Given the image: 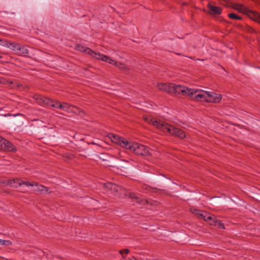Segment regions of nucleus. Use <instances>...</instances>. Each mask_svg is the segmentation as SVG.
Segmentation results:
<instances>
[{"mask_svg":"<svg viewBox=\"0 0 260 260\" xmlns=\"http://www.w3.org/2000/svg\"><path fill=\"white\" fill-rule=\"evenodd\" d=\"M209 10L208 13L211 15H220L222 13V8L218 6H215L211 3L207 5Z\"/></svg>","mask_w":260,"mask_h":260,"instance_id":"12","label":"nucleus"},{"mask_svg":"<svg viewBox=\"0 0 260 260\" xmlns=\"http://www.w3.org/2000/svg\"><path fill=\"white\" fill-rule=\"evenodd\" d=\"M136 202L142 205H146L148 204V201L147 200H145L143 199H141L137 196V199H136Z\"/></svg>","mask_w":260,"mask_h":260,"instance_id":"27","label":"nucleus"},{"mask_svg":"<svg viewBox=\"0 0 260 260\" xmlns=\"http://www.w3.org/2000/svg\"><path fill=\"white\" fill-rule=\"evenodd\" d=\"M34 191H37L40 193H45L48 191V189L44 186L40 185L37 182H34Z\"/></svg>","mask_w":260,"mask_h":260,"instance_id":"17","label":"nucleus"},{"mask_svg":"<svg viewBox=\"0 0 260 260\" xmlns=\"http://www.w3.org/2000/svg\"><path fill=\"white\" fill-rule=\"evenodd\" d=\"M171 85L172 83H160L157 84V87L159 88V89L161 90L166 91L167 92L171 93Z\"/></svg>","mask_w":260,"mask_h":260,"instance_id":"18","label":"nucleus"},{"mask_svg":"<svg viewBox=\"0 0 260 260\" xmlns=\"http://www.w3.org/2000/svg\"><path fill=\"white\" fill-rule=\"evenodd\" d=\"M202 211L194 209H193V210L192 212L193 214H194L196 215H197V217H198L199 216V215L200 214V213L202 212Z\"/></svg>","mask_w":260,"mask_h":260,"instance_id":"34","label":"nucleus"},{"mask_svg":"<svg viewBox=\"0 0 260 260\" xmlns=\"http://www.w3.org/2000/svg\"><path fill=\"white\" fill-rule=\"evenodd\" d=\"M34 126H37V127H44L43 129L44 132L45 133V135L46 136H48V137H54L55 136V129L53 127H49L47 128L44 125V123L43 121H40L38 119L34 118Z\"/></svg>","mask_w":260,"mask_h":260,"instance_id":"4","label":"nucleus"},{"mask_svg":"<svg viewBox=\"0 0 260 260\" xmlns=\"http://www.w3.org/2000/svg\"><path fill=\"white\" fill-rule=\"evenodd\" d=\"M183 5L184 6H186V5H187V4L186 3H183Z\"/></svg>","mask_w":260,"mask_h":260,"instance_id":"37","label":"nucleus"},{"mask_svg":"<svg viewBox=\"0 0 260 260\" xmlns=\"http://www.w3.org/2000/svg\"><path fill=\"white\" fill-rule=\"evenodd\" d=\"M210 213H209L206 211L204 212V215H205V217L203 219L205 221H207V217L209 216V215H210Z\"/></svg>","mask_w":260,"mask_h":260,"instance_id":"35","label":"nucleus"},{"mask_svg":"<svg viewBox=\"0 0 260 260\" xmlns=\"http://www.w3.org/2000/svg\"><path fill=\"white\" fill-rule=\"evenodd\" d=\"M246 14L249 18L260 24V13L251 10H248Z\"/></svg>","mask_w":260,"mask_h":260,"instance_id":"15","label":"nucleus"},{"mask_svg":"<svg viewBox=\"0 0 260 260\" xmlns=\"http://www.w3.org/2000/svg\"><path fill=\"white\" fill-rule=\"evenodd\" d=\"M4 45L16 51L17 53L24 55L28 54L29 52L28 48L26 46H22L20 44L15 42H10L7 40L5 42Z\"/></svg>","mask_w":260,"mask_h":260,"instance_id":"3","label":"nucleus"},{"mask_svg":"<svg viewBox=\"0 0 260 260\" xmlns=\"http://www.w3.org/2000/svg\"><path fill=\"white\" fill-rule=\"evenodd\" d=\"M108 136L113 142L118 144L119 145H120L121 141H122L123 139L113 133H109Z\"/></svg>","mask_w":260,"mask_h":260,"instance_id":"19","label":"nucleus"},{"mask_svg":"<svg viewBox=\"0 0 260 260\" xmlns=\"http://www.w3.org/2000/svg\"><path fill=\"white\" fill-rule=\"evenodd\" d=\"M204 212L205 211H202V212L199 215V216L198 217V218H199L200 219H203V218H204V217H205V215H204Z\"/></svg>","mask_w":260,"mask_h":260,"instance_id":"36","label":"nucleus"},{"mask_svg":"<svg viewBox=\"0 0 260 260\" xmlns=\"http://www.w3.org/2000/svg\"><path fill=\"white\" fill-rule=\"evenodd\" d=\"M136 143L128 142L126 139H123L121 141L120 146L128 150L129 152H132L134 148V144Z\"/></svg>","mask_w":260,"mask_h":260,"instance_id":"16","label":"nucleus"},{"mask_svg":"<svg viewBox=\"0 0 260 260\" xmlns=\"http://www.w3.org/2000/svg\"><path fill=\"white\" fill-rule=\"evenodd\" d=\"M0 140H2V137H0Z\"/></svg>","mask_w":260,"mask_h":260,"instance_id":"40","label":"nucleus"},{"mask_svg":"<svg viewBox=\"0 0 260 260\" xmlns=\"http://www.w3.org/2000/svg\"><path fill=\"white\" fill-rule=\"evenodd\" d=\"M2 58V56L0 55V59Z\"/></svg>","mask_w":260,"mask_h":260,"instance_id":"39","label":"nucleus"},{"mask_svg":"<svg viewBox=\"0 0 260 260\" xmlns=\"http://www.w3.org/2000/svg\"><path fill=\"white\" fill-rule=\"evenodd\" d=\"M7 185L15 188L20 186L22 185H25L27 186H32V183L28 181H23L18 178L9 180L7 182Z\"/></svg>","mask_w":260,"mask_h":260,"instance_id":"7","label":"nucleus"},{"mask_svg":"<svg viewBox=\"0 0 260 260\" xmlns=\"http://www.w3.org/2000/svg\"><path fill=\"white\" fill-rule=\"evenodd\" d=\"M88 50V54L91 55L92 57L99 60H102L103 54L98 53L92 50L91 49H87Z\"/></svg>","mask_w":260,"mask_h":260,"instance_id":"21","label":"nucleus"},{"mask_svg":"<svg viewBox=\"0 0 260 260\" xmlns=\"http://www.w3.org/2000/svg\"><path fill=\"white\" fill-rule=\"evenodd\" d=\"M151 122L154 126L163 132L167 131L169 133V128L170 129V127L173 126L168 123H162L160 121H158L154 119H151Z\"/></svg>","mask_w":260,"mask_h":260,"instance_id":"8","label":"nucleus"},{"mask_svg":"<svg viewBox=\"0 0 260 260\" xmlns=\"http://www.w3.org/2000/svg\"><path fill=\"white\" fill-rule=\"evenodd\" d=\"M114 66L117 67L118 68H119L120 70L126 71L128 70L127 67L126 66L125 64L122 62L116 61L114 60V62L113 64Z\"/></svg>","mask_w":260,"mask_h":260,"instance_id":"22","label":"nucleus"},{"mask_svg":"<svg viewBox=\"0 0 260 260\" xmlns=\"http://www.w3.org/2000/svg\"><path fill=\"white\" fill-rule=\"evenodd\" d=\"M102 60L107 62H109V63L112 64H114V60L112 59L108 56L104 54L103 56H102Z\"/></svg>","mask_w":260,"mask_h":260,"instance_id":"26","label":"nucleus"},{"mask_svg":"<svg viewBox=\"0 0 260 260\" xmlns=\"http://www.w3.org/2000/svg\"><path fill=\"white\" fill-rule=\"evenodd\" d=\"M132 152L138 155L142 156H147L149 153L147 148L144 145L137 143L134 144V148Z\"/></svg>","mask_w":260,"mask_h":260,"instance_id":"6","label":"nucleus"},{"mask_svg":"<svg viewBox=\"0 0 260 260\" xmlns=\"http://www.w3.org/2000/svg\"><path fill=\"white\" fill-rule=\"evenodd\" d=\"M129 252V250L128 249H124L119 251V253L122 255V258H125V256L123 255V253H125L127 254Z\"/></svg>","mask_w":260,"mask_h":260,"instance_id":"32","label":"nucleus"},{"mask_svg":"<svg viewBox=\"0 0 260 260\" xmlns=\"http://www.w3.org/2000/svg\"><path fill=\"white\" fill-rule=\"evenodd\" d=\"M209 98L207 99V103H218L222 99L221 94H217L214 92H208Z\"/></svg>","mask_w":260,"mask_h":260,"instance_id":"14","label":"nucleus"},{"mask_svg":"<svg viewBox=\"0 0 260 260\" xmlns=\"http://www.w3.org/2000/svg\"><path fill=\"white\" fill-rule=\"evenodd\" d=\"M76 49L83 52H86L87 54H88V50L87 49H90L89 48L86 47L83 45L80 44L76 45Z\"/></svg>","mask_w":260,"mask_h":260,"instance_id":"23","label":"nucleus"},{"mask_svg":"<svg viewBox=\"0 0 260 260\" xmlns=\"http://www.w3.org/2000/svg\"><path fill=\"white\" fill-rule=\"evenodd\" d=\"M171 93L182 94V95H188L190 98H193L194 93L198 92V90L192 88H189L187 87L172 83L171 86Z\"/></svg>","mask_w":260,"mask_h":260,"instance_id":"1","label":"nucleus"},{"mask_svg":"<svg viewBox=\"0 0 260 260\" xmlns=\"http://www.w3.org/2000/svg\"><path fill=\"white\" fill-rule=\"evenodd\" d=\"M34 253L36 255L35 260H42L45 256L44 251L38 248H35V249L34 250Z\"/></svg>","mask_w":260,"mask_h":260,"instance_id":"20","label":"nucleus"},{"mask_svg":"<svg viewBox=\"0 0 260 260\" xmlns=\"http://www.w3.org/2000/svg\"><path fill=\"white\" fill-rule=\"evenodd\" d=\"M60 109H61V110H63L64 111H66L68 113H71V112L80 113V112H82V111L81 110L77 107L72 105H70L67 103H63L61 104Z\"/></svg>","mask_w":260,"mask_h":260,"instance_id":"9","label":"nucleus"},{"mask_svg":"<svg viewBox=\"0 0 260 260\" xmlns=\"http://www.w3.org/2000/svg\"><path fill=\"white\" fill-rule=\"evenodd\" d=\"M229 17L231 19H236V20H242V17L236 15L235 13H230L228 14Z\"/></svg>","mask_w":260,"mask_h":260,"instance_id":"28","label":"nucleus"},{"mask_svg":"<svg viewBox=\"0 0 260 260\" xmlns=\"http://www.w3.org/2000/svg\"><path fill=\"white\" fill-rule=\"evenodd\" d=\"M207 222L209 223L211 225H216L215 222H217V219L214 217L213 215H212L211 214L209 216L207 217Z\"/></svg>","mask_w":260,"mask_h":260,"instance_id":"24","label":"nucleus"},{"mask_svg":"<svg viewBox=\"0 0 260 260\" xmlns=\"http://www.w3.org/2000/svg\"><path fill=\"white\" fill-rule=\"evenodd\" d=\"M215 223L216 225H214L215 226H217L220 229H225L223 223H222L220 220L217 219V222H215Z\"/></svg>","mask_w":260,"mask_h":260,"instance_id":"31","label":"nucleus"},{"mask_svg":"<svg viewBox=\"0 0 260 260\" xmlns=\"http://www.w3.org/2000/svg\"><path fill=\"white\" fill-rule=\"evenodd\" d=\"M208 97H209L208 92L198 90V92L194 93L192 99L198 101L207 102Z\"/></svg>","mask_w":260,"mask_h":260,"instance_id":"11","label":"nucleus"},{"mask_svg":"<svg viewBox=\"0 0 260 260\" xmlns=\"http://www.w3.org/2000/svg\"><path fill=\"white\" fill-rule=\"evenodd\" d=\"M142 188L143 189H145V190H147L149 191H154L153 190H155L154 191L156 192V190H160V189H158L157 188H154V187H151V186H149V185H146V184H144L143 186H142Z\"/></svg>","mask_w":260,"mask_h":260,"instance_id":"25","label":"nucleus"},{"mask_svg":"<svg viewBox=\"0 0 260 260\" xmlns=\"http://www.w3.org/2000/svg\"><path fill=\"white\" fill-rule=\"evenodd\" d=\"M244 30L246 31L250 34L256 33V30L253 27L249 25H246L244 28Z\"/></svg>","mask_w":260,"mask_h":260,"instance_id":"29","label":"nucleus"},{"mask_svg":"<svg viewBox=\"0 0 260 260\" xmlns=\"http://www.w3.org/2000/svg\"><path fill=\"white\" fill-rule=\"evenodd\" d=\"M0 150L12 151L14 148L10 142L2 137V140H0Z\"/></svg>","mask_w":260,"mask_h":260,"instance_id":"10","label":"nucleus"},{"mask_svg":"<svg viewBox=\"0 0 260 260\" xmlns=\"http://www.w3.org/2000/svg\"><path fill=\"white\" fill-rule=\"evenodd\" d=\"M12 244V242L10 240H5L0 239V245L9 246Z\"/></svg>","mask_w":260,"mask_h":260,"instance_id":"30","label":"nucleus"},{"mask_svg":"<svg viewBox=\"0 0 260 260\" xmlns=\"http://www.w3.org/2000/svg\"><path fill=\"white\" fill-rule=\"evenodd\" d=\"M169 133L175 136H177L181 139H183L186 137L184 132L178 128L175 127L174 126L170 127Z\"/></svg>","mask_w":260,"mask_h":260,"instance_id":"13","label":"nucleus"},{"mask_svg":"<svg viewBox=\"0 0 260 260\" xmlns=\"http://www.w3.org/2000/svg\"><path fill=\"white\" fill-rule=\"evenodd\" d=\"M128 197L129 198L132 199H137V196L135 193L134 192H129L128 193Z\"/></svg>","mask_w":260,"mask_h":260,"instance_id":"33","label":"nucleus"},{"mask_svg":"<svg viewBox=\"0 0 260 260\" xmlns=\"http://www.w3.org/2000/svg\"><path fill=\"white\" fill-rule=\"evenodd\" d=\"M38 105H47L51 107L60 109L61 104L58 101H53L45 96L39 94H34V106Z\"/></svg>","mask_w":260,"mask_h":260,"instance_id":"2","label":"nucleus"},{"mask_svg":"<svg viewBox=\"0 0 260 260\" xmlns=\"http://www.w3.org/2000/svg\"><path fill=\"white\" fill-rule=\"evenodd\" d=\"M2 42V40L0 39V43H1ZM0 44H2L1 43H0Z\"/></svg>","mask_w":260,"mask_h":260,"instance_id":"38","label":"nucleus"},{"mask_svg":"<svg viewBox=\"0 0 260 260\" xmlns=\"http://www.w3.org/2000/svg\"><path fill=\"white\" fill-rule=\"evenodd\" d=\"M103 186L107 193L114 196H117L119 190L121 189L120 186L111 182L104 183Z\"/></svg>","mask_w":260,"mask_h":260,"instance_id":"5","label":"nucleus"}]
</instances>
